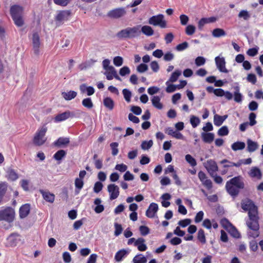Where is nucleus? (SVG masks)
I'll use <instances>...</instances> for the list:
<instances>
[{"label":"nucleus","mask_w":263,"mask_h":263,"mask_svg":"<svg viewBox=\"0 0 263 263\" xmlns=\"http://www.w3.org/2000/svg\"><path fill=\"white\" fill-rule=\"evenodd\" d=\"M241 204V208L245 211L248 212L249 220L246 223L250 231L248 232V235L250 237L256 238L259 235L257 207L249 199L242 200Z\"/></svg>","instance_id":"obj_1"},{"label":"nucleus","mask_w":263,"mask_h":263,"mask_svg":"<svg viewBox=\"0 0 263 263\" xmlns=\"http://www.w3.org/2000/svg\"><path fill=\"white\" fill-rule=\"evenodd\" d=\"M245 188L243 178L241 176L235 177L226 183V189L227 192L232 196L235 197L239 193V190Z\"/></svg>","instance_id":"obj_2"},{"label":"nucleus","mask_w":263,"mask_h":263,"mask_svg":"<svg viewBox=\"0 0 263 263\" xmlns=\"http://www.w3.org/2000/svg\"><path fill=\"white\" fill-rule=\"evenodd\" d=\"M141 25H137L133 27H127L119 31L116 36L120 39H133L137 37L141 34Z\"/></svg>","instance_id":"obj_3"},{"label":"nucleus","mask_w":263,"mask_h":263,"mask_svg":"<svg viewBox=\"0 0 263 263\" xmlns=\"http://www.w3.org/2000/svg\"><path fill=\"white\" fill-rule=\"evenodd\" d=\"M47 130V128L45 125L40 128L35 134L33 139V143L37 146L43 145L46 141L45 134Z\"/></svg>","instance_id":"obj_4"},{"label":"nucleus","mask_w":263,"mask_h":263,"mask_svg":"<svg viewBox=\"0 0 263 263\" xmlns=\"http://www.w3.org/2000/svg\"><path fill=\"white\" fill-rule=\"evenodd\" d=\"M71 15V11L70 10L59 11L54 18L55 24L57 26H60L63 24L65 22L67 21Z\"/></svg>","instance_id":"obj_5"},{"label":"nucleus","mask_w":263,"mask_h":263,"mask_svg":"<svg viewBox=\"0 0 263 263\" xmlns=\"http://www.w3.org/2000/svg\"><path fill=\"white\" fill-rule=\"evenodd\" d=\"M148 23L153 26H159L162 28H164L166 27V22L164 20L163 14H158L152 16L148 20Z\"/></svg>","instance_id":"obj_6"},{"label":"nucleus","mask_w":263,"mask_h":263,"mask_svg":"<svg viewBox=\"0 0 263 263\" xmlns=\"http://www.w3.org/2000/svg\"><path fill=\"white\" fill-rule=\"evenodd\" d=\"M14 210L9 207L0 211V221L5 220L11 222L14 219Z\"/></svg>","instance_id":"obj_7"},{"label":"nucleus","mask_w":263,"mask_h":263,"mask_svg":"<svg viewBox=\"0 0 263 263\" xmlns=\"http://www.w3.org/2000/svg\"><path fill=\"white\" fill-rule=\"evenodd\" d=\"M31 43L33 52L35 55H39L40 53V48L41 45L40 37L37 32H33L31 37Z\"/></svg>","instance_id":"obj_8"},{"label":"nucleus","mask_w":263,"mask_h":263,"mask_svg":"<svg viewBox=\"0 0 263 263\" xmlns=\"http://www.w3.org/2000/svg\"><path fill=\"white\" fill-rule=\"evenodd\" d=\"M203 165L211 176H213V175L218 170L216 162L212 159L207 160L203 163Z\"/></svg>","instance_id":"obj_9"},{"label":"nucleus","mask_w":263,"mask_h":263,"mask_svg":"<svg viewBox=\"0 0 263 263\" xmlns=\"http://www.w3.org/2000/svg\"><path fill=\"white\" fill-rule=\"evenodd\" d=\"M107 190L110 194V199L111 200L116 199L119 195V188L115 184H109Z\"/></svg>","instance_id":"obj_10"},{"label":"nucleus","mask_w":263,"mask_h":263,"mask_svg":"<svg viewBox=\"0 0 263 263\" xmlns=\"http://www.w3.org/2000/svg\"><path fill=\"white\" fill-rule=\"evenodd\" d=\"M104 74L106 76V79L108 80H111L115 78L119 81H121V79L118 75L116 70L113 66H110L108 69L105 70Z\"/></svg>","instance_id":"obj_11"},{"label":"nucleus","mask_w":263,"mask_h":263,"mask_svg":"<svg viewBox=\"0 0 263 263\" xmlns=\"http://www.w3.org/2000/svg\"><path fill=\"white\" fill-rule=\"evenodd\" d=\"M126 11L124 8H117L108 12L107 15L113 18H118L124 16Z\"/></svg>","instance_id":"obj_12"},{"label":"nucleus","mask_w":263,"mask_h":263,"mask_svg":"<svg viewBox=\"0 0 263 263\" xmlns=\"http://www.w3.org/2000/svg\"><path fill=\"white\" fill-rule=\"evenodd\" d=\"M217 68L220 72L228 73V70L226 68V61L223 57H216L215 59Z\"/></svg>","instance_id":"obj_13"},{"label":"nucleus","mask_w":263,"mask_h":263,"mask_svg":"<svg viewBox=\"0 0 263 263\" xmlns=\"http://www.w3.org/2000/svg\"><path fill=\"white\" fill-rule=\"evenodd\" d=\"M74 116V115L72 112L67 110L62 114L57 115L54 117V121L56 122H62L69 118L73 117Z\"/></svg>","instance_id":"obj_14"},{"label":"nucleus","mask_w":263,"mask_h":263,"mask_svg":"<svg viewBox=\"0 0 263 263\" xmlns=\"http://www.w3.org/2000/svg\"><path fill=\"white\" fill-rule=\"evenodd\" d=\"M24 9L19 5H13L10 8V14L12 18L23 15Z\"/></svg>","instance_id":"obj_15"},{"label":"nucleus","mask_w":263,"mask_h":263,"mask_svg":"<svg viewBox=\"0 0 263 263\" xmlns=\"http://www.w3.org/2000/svg\"><path fill=\"white\" fill-rule=\"evenodd\" d=\"M158 210V205L157 203H152L146 211V215L149 218H154Z\"/></svg>","instance_id":"obj_16"},{"label":"nucleus","mask_w":263,"mask_h":263,"mask_svg":"<svg viewBox=\"0 0 263 263\" xmlns=\"http://www.w3.org/2000/svg\"><path fill=\"white\" fill-rule=\"evenodd\" d=\"M30 210V206L29 204H25L23 205L20 208L19 210L20 216L21 218H24L26 217L29 212Z\"/></svg>","instance_id":"obj_17"},{"label":"nucleus","mask_w":263,"mask_h":263,"mask_svg":"<svg viewBox=\"0 0 263 263\" xmlns=\"http://www.w3.org/2000/svg\"><path fill=\"white\" fill-rule=\"evenodd\" d=\"M81 93L86 92L87 96H91L95 93V89L92 86H87L86 84H82L80 86Z\"/></svg>","instance_id":"obj_18"},{"label":"nucleus","mask_w":263,"mask_h":263,"mask_svg":"<svg viewBox=\"0 0 263 263\" xmlns=\"http://www.w3.org/2000/svg\"><path fill=\"white\" fill-rule=\"evenodd\" d=\"M70 142L68 138L60 137L54 142V145L58 147H64Z\"/></svg>","instance_id":"obj_19"},{"label":"nucleus","mask_w":263,"mask_h":263,"mask_svg":"<svg viewBox=\"0 0 263 263\" xmlns=\"http://www.w3.org/2000/svg\"><path fill=\"white\" fill-rule=\"evenodd\" d=\"M145 239L143 238H139L134 243V246L137 247L140 251H144L147 249V246L144 243Z\"/></svg>","instance_id":"obj_20"},{"label":"nucleus","mask_w":263,"mask_h":263,"mask_svg":"<svg viewBox=\"0 0 263 263\" xmlns=\"http://www.w3.org/2000/svg\"><path fill=\"white\" fill-rule=\"evenodd\" d=\"M249 176L252 178H256L258 179L261 178L260 170L257 167H252L248 173Z\"/></svg>","instance_id":"obj_21"},{"label":"nucleus","mask_w":263,"mask_h":263,"mask_svg":"<svg viewBox=\"0 0 263 263\" xmlns=\"http://www.w3.org/2000/svg\"><path fill=\"white\" fill-rule=\"evenodd\" d=\"M201 136L205 143H211L214 139V134L212 133H202Z\"/></svg>","instance_id":"obj_22"},{"label":"nucleus","mask_w":263,"mask_h":263,"mask_svg":"<svg viewBox=\"0 0 263 263\" xmlns=\"http://www.w3.org/2000/svg\"><path fill=\"white\" fill-rule=\"evenodd\" d=\"M43 198L47 202L53 203L54 201L55 196L49 192L41 191Z\"/></svg>","instance_id":"obj_23"},{"label":"nucleus","mask_w":263,"mask_h":263,"mask_svg":"<svg viewBox=\"0 0 263 263\" xmlns=\"http://www.w3.org/2000/svg\"><path fill=\"white\" fill-rule=\"evenodd\" d=\"M141 32L143 33L144 35L150 36L154 34V31L153 28L147 25H145L140 28Z\"/></svg>","instance_id":"obj_24"},{"label":"nucleus","mask_w":263,"mask_h":263,"mask_svg":"<svg viewBox=\"0 0 263 263\" xmlns=\"http://www.w3.org/2000/svg\"><path fill=\"white\" fill-rule=\"evenodd\" d=\"M247 143V150L249 152H253L258 147V145L257 142L253 141L251 139H248Z\"/></svg>","instance_id":"obj_25"},{"label":"nucleus","mask_w":263,"mask_h":263,"mask_svg":"<svg viewBox=\"0 0 263 263\" xmlns=\"http://www.w3.org/2000/svg\"><path fill=\"white\" fill-rule=\"evenodd\" d=\"M167 134L177 139H183L184 137L180 133L175 131L172 128L168 127L167 129Z\"/></svg>","instance_id":"obj_26"},{"label":"nucleus","mask_w":263,"mask_h":263,"mask_svg":"<svg viewBox=\"0 0 263 263\" xmlns=\"http://www.w3.org/2000/svg\"><path fill=\"white\" fill-rule=\"evenodd\" d=\"M77 92L72 90H70L68 92H62V97L66 100H71L72 99H74L77 96Z\"/></svg>","instance_id":"obj_27"},{"label":"nucleus","mask_w":263,"mask_h":263,"mask_svg":"<svg viewBox=\"0 0 263 263\" xmlns=\"http://www.w3.org/2000/svg\"><path fill=\"white\" fill-rule=\"evenodd\" d=\"M153 105L156 108L161 109L163 108V105L160 102V98L159 96H154L152 99Z\"/></svg>","instance_id":"obj_28"},{"label":"nucleus","mask_w":263,"mask_h":263,"mask_svg":"<svg viewBox=\"0 0 263 263\" xmlns=\"http://www.w3.org/2000/svg\"><path fill=\"white\" fill-rule=\"evenodd\" d=\"M103 104L106 108L110 110H112L114 107V101L109 97L104 98Z\"/></svg>","instance_id":"obj_29"},{"label":"nucleus","mask_w":263,"mask_h":263,"mask_svg":"<svg viewBox=\"0 0 263 263\" xmlns=\"http://www.w3.org/2000/svg\"><path fill=\"white\" fill-rule=\"evenodd\" d=\"M74 184L76 188L75 193L78 194L84 185V181L82 179L77 178L74 181Z\"/></svg>","instance_id":"obj_30"},{"label":"nucleus","mask_w":263,"mask_h":263,"mask_svg":"<svg viewBox=\"0 0 263 263\" xmlns=\"http://www.w3.org/2000/svg\"><path fill=\"white\" fill-rule=\"evenodd\" d=\"M245 142L240 141L234 142L231 145L232 149L234 151L242 150L245 148Z\"/></svg>","instance_id":"obj_31"},{"label":"nucleus","mask_w":263,"mask_h":263,"mask_svg":"<svg viewBox=\"0 0 263 263\" xmlns=\"http://www.w3.org/2000/svg\"><path fill=\"white\" fill-rule=\"evenodd\" d=\"M235 91L234 93V100L236 102L240 103L242 101V95L239 92V87L238 86L234 87Z\"/></svg>","instance_id":"obj_32"},{"label":"nucleus","mask_w":263,"mask_h":263,"mask_svg":"<svg viewBox=\"0 0 263 263\" xmlns=\"http://www.w3.org/2000/svg\"><path fill=\"white\" fill-rule=\"evenodd\" d=\"M212 35L215 37H220L221 36H225L226 33L224 30L221 28H216L212 31Z\"/></svg>","instance_id":"obj_33"},{"label":"nucleus","mask_w":263,"mask_h":263,"mask_svg":"<svg viewBox=\"0 0 263 263\" xmlns=\"http://www.w3.org/2000/svg\"><path fill=\"white\" fill-rule=\"evenodd\" d=\"M66 155V152L64 150L61 149L54 154L53 155V158L56 160L60 161L65 157Z\"/></svg>","instance_id":"obj_34"},{"label":"nucleus","mask_w":263,"mask_h":263,"mask_svg":"<svg viewBox=\"0 0 263 263\" xmlns=\"http://www.w3.org/2000/svg\"><path fill=\"white\" fill-rule=\"evenodd\" d=\"M181 74V71L178 69L176 70L174 72L172 73L171 76L170 77L168 82H176L178 77Z\"/></svg>","instance_id":"obj_35"},{"label":"nucleus","mask_w":263,"mask_h":263,"mask_svg":"<svg viewBox=\"0 0 263 263\" xmlns=\"http://www.w3.org/2000/svg\"><path fill=\"white\" fill-rule=\"evenodd\" d=\"M7 241L6 245L7 247H15L17 243V239L14 238L13 235H11L9 236L7 238Z\"/></svg>","instance_id":"obj_36"},{"label":"nucleus","mask_w":263,"mask_h":263,"mask_svg":"<svg viewBox=\"0 0 263 263\" xmlns=\"http://www.w3.org/2000/svg\"><path fill=\"white\" fill-rule=\"evenodd\" d=\"M7 190V185L6 183H0V203Z\"/></svg>","instance_id":"obj_37"},{"label":"nucleus","mask_w":263,"mask_h":263,"mask_svg":"<svg viewBox=\"0 0 263 263\" xmlns=\"http://www.w3.org/2000/svg\"><path fill=\"white\" fill-rule=\"evenodd\" d=\"M82 104L83 106L88 109L92 108L93 106L91 99L90 98L84 99L82 100Z\"/></svg>","instance_id":"obj_38"},{"label":"nucleus","mask_w":263,"mask_h":263,"mask_svg":"<svg viewBox=\"0 0 263 263\" xmlns=\"http://www.w3.org/2000/svg\"><path fill=\"white\" fill-rule=\"evenodd\" d=\"M147 259L142 254L136 255L133 259L134 263H146Z\"/></svg>","instance_id":"obj_39"},{"label":"nucleus","mask_w":263,"mask_h":263,"mask_svg":"<svg viewBox=\"0 0 263 263\" xmlns=\"http://www.w3.org/2000/svg\"><path fill=\"white\" fill-rule=\"evenodd\" d=\"M126 254L125 250H121L117 252L115 255V259L117 261H120Z\"/></svg>","instance_id":"obj_40"},{"label":"nucleus","mask_w":263,"mask_h":263,"mask_svg":"<svg viewBox=\"0 0 263 263\" xmlns=\"http://www.w3.org/2000/svg\"><path fill=\"white\" fill-rule=\"evenodd\" d=\"M153 145V141L152 140H150L148 141H143L141 145V148L143 150L149 149Z\"/></svg>","instance_id":"obj_41"},{"label":"nucleus","mask_w":263,"mask_h":263,"mask_svg":"<svg viewBox=\"0 0 263 263\" xmlns=\"http://www.w3.org/2000/svg\"><path fill=\"white\" fill-rule=\"evenodd\" d=\"M197 238L202 243L204 244L206 242V238L204 232L202 229L199 230L197 234Z\"/></svg>","instance_id":"obj_42"},{"label":"nucleus","mask_w":263,"mask_h":263,"mask_svg":"<svg viewBox=\"0 0 263 263\" xmlns=\"http://www.w3.org/2000/svg\"><path fill=\"white\" fill-rule=\"evenodd\" d=\"M238 16L239 18H242L245 21H247L250 18L251 15L248 11L243 10L239 12Z\"/></svg>","instance_id":"obj_43"},{"label":"nucleus","mask_w":263,"mask_h":263,"mask_svg":"<svg viewBox=\"0 0 263 263\" xmlns=\"http://www.w3.org/2000/svg\"><path fill=\"white\" fill-rule=\"evenodd\" d=\"M200 120L198 117L195 116H191L190 118V123L193 127H196L200 123Z\"/></svg>","instance_id":"obj_44"},{"label":"nucleus","mask_w":263,"mask_h":263,"mask_svg":"<svg viewBox=\"0 0 263 263\" xmlns=\"http://www.w3.org/2000/svg\"><path fill=\"white\" fill-rule=\"evenodd\" d=\"M185 160L192 166H195L197 165L195 160L191 155L187 154L185 156Z\"/></svg>","instance_id":"obj_45"},{"label":"nucleus","mask_w":263,"mask_h":263,"mask_svg":"<svg viewBox=\"0 0 263 263\" xmlns=\"http://www.w3.org/2000/svg\"><path fill=\"white\" fill-rule=\"evenodd\" d=\"M119 144L117 142H112L110 144V146L111 149V154L113 156H116L119 152V149L118 148Z\"/></svg>","instance_id":"obj_46"},{"label":"nucleus","mask_w":263,"mask_h":263,"mask_svg":"<svg viewBox=\"0 0 263 263\" xmlns=\"http://www.w3.org/2000/svg\"><path fill=\"white\" fill-rule=\"evenodd\" d=\"M229 232L235 238H239L240 236V233L236 230V229L232 225L230 229L228 230Z\"/></svg>","instance_id":"obj_47"},{"label":"nucleus","mask_w":263,"mask_h":263,"mask_svg":"<svg viewBox=\"0 0 263 263\" xmlns=\"http://www.w3.org/2000/svg\"><path fill=\"white\" fill-rule=\"evenodd\" d=\"M223 122V119L221 116L215 115L214 117V123L216 126H219Z\"/></svg>","instance_id":"obj_48"},{"label":"nucleus","mask_w":263,"mask_h":263,"mask_svg":"<svg viewBox=\"0 0 263 263\" xmlns=\"http://www.w3.org/2000/svg\"><path fill=\"white\" fill-rule=\"evenodd\" d=\"M22 16L23 15H21L12 18L15 24L18 27H21L24 25V20Z\"/></svg>","instance_id":"obj_49"},{"label":"nucleus","mask_w":263,"mask_h":263,"mask_svg":"<svg viewBox=\"0 0 263 263\" xmlns=\"http://www.w3.org/2000/svg\"><path fill=\"white\" fill-rule=\"evenodd\" d=\"M229 134V129L227 126H223L219 129L218 134L220 136H227Z\"/></svg>","instance_id":"obj_50"},{"label":"nucleus","mask_w":263,"mask_h":263,"mask_svg":"<svg viewBox=\"0 0 263 263\" xmlns=\"http://www.w3.org/2000/svg\"><path fill=\"white\" fill-rule=\"evenodd\" d=\"M169 82H170L168 81L166 82V84L167 85L166 91L168 93H171L176 90V89L177 88V86L174 84H169Z\"/></svg>","instance_id":"obj_51"},{"label":"nucleus","mask_w":263,"mask_h":263,"mask_svg":"<svg viewBox=\"0 0 263 263\" xmlns=\"http://www.w3.org/2000/svg\"><path fill=\"white\" fill-rule=\"evenodd\" d=\"M122 92L125 100L127 102H129L130 101V98L132 97V93L130 91L127 89H124L122 91Z\"/></svg>","instance_id":"obj_52"},{"label":"nucleus","mask_w":263,"mask_h":263,"mask_svg":"<svg viewBox=\"0 0 263 263\" xmlns=\"http://www.w3.org/2000/svg\"><path fill=\"white\" fill-rule=\"evenodd\" d=\"M196 28L194 26L192 25H189L186 26L185 28V33L188 35H193L195 32Z\"/></svg>","instance_id":"obj_53"},{"label":"nucleus","mask_w":263,"mask_h":263,"mask_svg":"<svg viewBox=\"0 0 263 263\" xmlns=\"http://www.w3.org/2000/svg\"><path fill=\"white\" fill-rule=\"evenodd\" d=\"M148 70V66L144 63L140 64L137 67V70L139 73H143Z\"/></svg>","instance_id":"obj_54"},{"label":"nucleus","mask_w":263,"mask_h":263,"mask_svg":"<svg viewBox=\"0 0 263 263\" xmlns=\"http://www.w3.org/2000/svg\"><path fill=\"white\" fill-rule=\"evenodd\" d=\"M113 63L115 66H120L123 64V59L121 57H116L114 58Z\"/></svg>","instance_id":"obj_55"},{"label":"nucleus","mask_w":263,"mask_h":263,"mask_svg":"<svg viewBox=\"0 0 263 263\" xmlns=\"http://www.w3.org/2000/svg\"><path fill=\"white\" fill-rule=\"evenodd\" d=\"M130 72V70L127 66H124L119 70V74L121 76H125L127 74H129Z\"/></svg>","instance_id":"obj_56"},{"label":"nucleus","mask_w":263,"mask_h":263,"mask_svg":"<svg viewBox=\"0 0 263 263\" xmlns=\"http://www.w3.org/2000/svg\"><path fill=\"white\" fill-rule=\"evenodd\" d=\"M103 188V184L99 181L95 183L93 187V191L96 193H99Z\"/></svg>","instance_id":"obj_57"},{"label":"nucleus","mask_w":263,"mask_h":263,"mask_svg":"<svg viewBox=\"0 0 263 263\" xmlns=\"http://www.w3.org/2000/svg\"><path fill=\"white\" fill-rule=\"evenodd\" d=\"M139 231L140 232L142 236H145L149 233V228L144 226H141L139 227Z\"/></svg>","instance_id":"obj_58"},{"label":"nucleus","mask_w":263,"mask_h":263,"mask_svg":"<svg viewBox=\"0 0 263 263\" xmlns=\"http://www.w3.org/2000/svg\"><path fill=\"white\" fill-rule=\"evenodd\" d=\"M115 235L116 236H119L120 234H121L123 229L121 224H118L117 223H115Z\"/></svg>","instance_id":"obj_59"},{"label":"nucleus","mask_w":263,"mask_h":263,"mask_svg":"<svg viewBox=\"0 0 263 263\" xmlns=\"http://www.w3.org/2000/svg\"><path fill=\"white\" fill-rule=\"evenodd\" d=\"M150 66L153 71L154 72H157L159 70V65L156 61H152L150 64Z\"/></svg>","instance_id":"obj_60"},{"label":"nucleus","mask_w":263,"mask_h":263,"mask_svg":"<svg viewBox=\"0 0 263 263\" xmlns=\"http://www.w3.org/2000/svg\"><path fill=\"white\" fill-rule=\"evenodd\" d=\"M221 223L223 227L227 230H229L230 228L232 226V224L226 218L222 219L221 220Z\"/></svg>","instance_id":"obj_61"},{"label":"nucleus","mask_w":263,"mask_h":263,"mask_svg":"<svg viewBox=\"0 0 263 263\" xmlns=\"http://www.w3.org/2000/svg\"><path fill=\"white\" fill-rule=\"evenodd\" d=\"M205 63V59L202 57H198L195 59V64L197 66L203 65Z\"/></svg>","instance_id":"obj_62"},{"label":"nucleus","mask_w":263,"mask_h":263,"mask_svg":"<svg viewBox=\"0 0 263 263\" xmlns=\"http://www.w3.org/2000/svg\"><path fill=\"white\" fill-rule=\"evenodd\" d=\"M258 48H250L247 51V53L250 57H254L258 53Z\"/></svg>","instance_id":"obj_63"},{"label":"nucleus","mask_w":263,"mask_h":263,"mask_svg":"<svg viewBox=\"0 0 263 263\" xmlns=\"http://www.w3.org/2000/svg\"><path fill=\"white\" fill-rule=\"evenodd\" d=\"M189 46V44L186 42H184L183 43L181 44H178L176 47V49L178 51H182L185 49H186Z\"/></svg>","instance_id":"obj_64"}]
</instances>
